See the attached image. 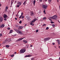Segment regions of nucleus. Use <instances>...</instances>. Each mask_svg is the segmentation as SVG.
I'll list each match as a JSON object with an SVG mask.
<instances>
[{
	"label": "nucleus",
	"mask_w": 60,
	"mask_h": 60,
	"mask_svg": "<svg viewBox=\"0 0 60 60\" xmlns=\"http://www.w3.org/2000/svg\"><path fill=\"white\" fill-rule=\"evenodd\" d=\"M26 51V49H21L20 51V53H24Z\"/></svg>",
	"instance_id": "1"
},
{
	"label": "nucleus",
	"mask_w": 60,
	"mask_h": 60,
	"mask_svg": "<svg viewBox=\"0 0 60 60\" xmlns=\"http://www.w3.org/2000/svg\"><path fill=\"white\" fill-rule=\"evenodd\" d=\"M42 6L44 9H46L47 8V7H48V6L46 5H43Z\"/></svg>",
	"instance_id": "2"
},
{
	"label": "nucleus",
	"mask_w": 60,
	"mask_h": 60,
	"mask_svg": "<svg viewBox=\"0 0 60 60\" xmlns=\"http://www.w3.org/2000/svg\"><path fill=\"white\" fill-rule=\"evenodd\" d=\"M57 18V17L56 16L54 15L52 16V19H56Z\"/></svg>",
	"instance_id": "3"
},
{
	"label": "nucleus",
	"mask_w": 60,
	"mask_h": 60,
	"mask_svg": "<svg viewBox=\"0 0 60 60\" xmlns=\"http://www.w3.org/2000/svg\"><path fill=\"white\" fill-rule=\"evenodd\" d=\"M50 38H45L44 39V41H48L49 40V39H50Z\"/></svg>",
	"instance_id": "4"
},
{
	"label": "nucleus",
	"mask_w": 60,
	"mask_h": 60,
	"mask_svg": "<svg viewBox=\"0 0 60 60\" xmlns=\"http://www.w3.org/2000/svg\"><path fill=\"white\" fill-rule=\"evenodd\" d=\"M16 32H17V33H18L19 34H22V32L20 31H19V30H17Z\"/></svg>",
	"instance_id": "5"
},
{
	"label": "nucleus",
	"mask_w": 60,
	"mask_h": 60,
	"mask_svg": "<svg viewBox=\"0 0 60 60\" xmlns=\"http://www.w3.org/2000/svg\"><path fill=\"white\" fill-rule=\"evenodd\" d=\"M30 15H31V16H33L34 15V12H33V11H31V12Z\"/></svg>",
	"instance_id": "6"
},
{
	"label": "nucleus",
	"mask_w": 60,
	"mask_h": 60,
	"mask_svg": "<svg viewBox=\"0 0 60 60\" xmlns=\"http://www.w3.org/2000/svg\"><path fill=\"white\" fill-rule=\"evenodd\" d=\"M3 20V17H0V22H2Z\"/></svg>",
	"instance_id": "7"
},
{
	"label": "nucleus",
	"mask_w": 60,
	"mask_h": 60,
	"mask_svg": "<svg viewBox=\"0 0 60 60\" xmlns=\"http://www.w3.org/2000/svg\"><path fill=\"white\" fill-rule=\"evenodd\" d=\"M3 17L4 18H6L7 17V15L6 14H5L3 16Z\"/></svg>",
	"instance_id": "8"
},
{
	"label": "nucleus",
	"mask_w": 60,
	"mask_h": 60,
	"mask_svg": "<svg viewBox=\"0 0 60 60\" xmlns=\"http://www.w3.org/2000/svg\"><path fill=\"white\" fill-rule=\"evenodd\" d=\"M24 39V38H20L18 40H17V41H21V40H22Z\"/></svg>",
	"instance_id": "9"
},
{
	"label": "nucleus",
	"mask_w": 60,
	"mask_h": 60,
	"mask_svg": "<svg viewBox=\"0 0 60 60\" xmlns=\"http://www.w3.org/2000/svg\"><path fill=\"white\" fill-rule=\"evenodd\" d=\"M14 2V0H12L11 1V6H12V4H13V3Z\"/></svg>",
	"instance_id": "10"
},
{
	"label": "nucleus",
	"mask_w": 60,
	"mask_h": 60,
	"mask_svg": "<svg viewBox=\"0 0 60 60\" xmlns=\"http://www.w3.org/2000/svg\"><path fill=\"white\" fill-rule=\"evenodd\" d=\"M31 56V55H26L25 57H30Z\"/></svg>",
	"instance_id": "11"
},
{
	"label": "nucleus",
	"mask_w": 60,
	"mask_h": 60,
	"mask_svg": "<svg viewBox=\"0 0 60 60\" xmlns=\"http://www.w3.org/2000/svg\"><path fill=\"white\" fill-rule=\"evenodd\" d=\"M57 41L58 42V44L60 45V41H59V40H58V39L57 40Z\"/></svg>",
	"instance_id": "12"
},
{
	"label": "nucleus",
	"mask_w": 60,
	"mask_h": 60,
	"mask_svg": "<svg viewBox=\"0 0 60 60\" xmlns=\"http://www.w3.org/2000/svg\"><path fill=\"white\" fill-rule=\"evenodd\" d=\"M23 28V27L21 26L20 27H19L18 28V29L19 30L20 29H22V28Z\"/></svg>",
	"instance_id": "13"
},
{
	"label": "nucleus",
	"mask_w": 60,
	"mask_h": 60,
	"mask_svg": "<svg viewBox=\"0 0 60 60\" xmlns=\"http://www.w3.org/2000/svg\"><path fill=\"white\" fill-rule=\"evenodd\" d=\"M23 41L26 43H27V41H26V40H23Z\"/></svg>",
	"instance_id": "14"
},
{
	"label": "nucleus",
	"mask_w": 60,
	"mask_h": 60,
	"mask_svg": "<svg viewBox=\"0 0 60 60\" xmlns=\"http://www.w3.org/2000/svg\"><path fill=\"white\" fill-rule=\"evenodd\" d=\"M13 30H10V32H9V34H11V33H12V32Z\"/></svg>",
	"instance_id": "15"
},
{
	"label": "nucleus",
	"mask_w": 60,
	"mask_h": 60,
	"mask_svg": "<svg viewBox=\"0 0 60 60\" xmlns=\"http://www.w3.org/2000/svg\"><path fill=\"white\" fill-rule=\"evenodd\" d=\"M26 1H25L24 3H23V4H24V5H26Z\"/></svg>",
	"instance_id": "16"
},
{
	"label": "nucleus",
	"mask_w": 60,
	"mask_h": 60,
	"mask_svg": "<svg viewBox=\"0 0 60 60\" xmlns=\"http://www.w3.org/2000/svg\"><path fill=\"white\" fill-rule=\"evenodd\" d=\"M4 24H2L1 25V27H4Z\"/></svg>",
	"instance_id": "17"
},
{
	"label": "nucleus",
	"mask_w": 60,
	"mask_h": 60,
	"mask_svg": "<svg viewBox=\"0 0 60 60\" xmlns=\"http://www.w3.org/2000/svg\"><path fill=\"white\" fill-rule=\"evenodd\" d=\"M8 9V7H6V11H7V10Z\"/></svg>",
	"instance_id": "18"
},
{
	"label": "nucleus",
	"mask_w": 60,
	"mask_h": 60,
	"mask_svg": "<svg viewBox=\"0 0 60 60\" xmlns=\"http://www.w3.org/2000/svg\"><path fill=\"white\" fill-rule=\"evenodd\" d=\"M35 22L34 21V20H32V21L31 22L32 23H34V22Z\"/></svg>",
	"instance_id": "19"
},
{
	"label": "nucleus",
	"mask_w": 60,
	"mask_h": 60,
	"mask_svg": "<svg viewBox=\"0 0 60 60\" xmlns=\"http://www.w3.org/2000/svg\"><path fill=\"white\" fill-rule=\"evenodd\" d=\"M33 3H34V4L35 5V0H34L33 1Z\"/></svg>",
	"instance_id": "20"
},
{
	"label": "nucleus",
	"mask_w": 60,
	"mask_h": 60,
	"mask_svg": "<svg viewBox=\"0 0 60 60\" xmlns=\"http://www.w3.org/2000/svg\"><path fill=\"white\" fill-rule=\"evenodd\" d=\"M37 20V19H36V18H35V19H33V20H34V21L35 22Z\"/></svg>",
	"instance_id": "21"
},
{
	"label": "nucleus",
	"mask_w": 60,
	"mask_h": 60,
	"mask_svg": "<svg viewBox=\"0 0 60 60\" xmlns=\"http://www.w3.org/2000/svg\"><path fill=\"white\" fill-rule=\"evenodd\" d=\"M6 47L7 48H9V46L8 45H7L6 46Z\"/></svg>",
	"instance_id": "22"
},
{
	"label": "nucleus",
	"mask_w": 60,
	"mask_h": 60,
	"mask_svg": "<svg viewBox=\"0 0 60 60\" xmlns=\"http://www.w3.org/2000/svg\"><path fill=\"white\" fill-rule=\"evenodd\" d=\"M46 19V18L45 17H44L43 18V20H44V19Z\"/></svg>",
	"instance_id": "23"
},
{
	"label": "nucleus",
	"mask_w": 60,
	"mask_h": 60,
	"mask_svg": "<svg viewBox=\"0 0 60 60\" xmlns=\"http://www.w3.org/2000/svg\"><path fill=\"white\" fill-rule=\"evenodd\" d=\"M22 23V21H20V22H19V24H21Z\"/></svg>",
	"instance_id": "24"
},
{
	"label": "nucleus",
	"mask_w": 60,
	"mask_h": 60,
	"mask_svg": "<svg viewBox=\"0 0 60 60\" xmlns=\"http://www.w3.org/2000/svg\"><path fill=\"white\" fill-rule=\"evenodd\" d=\"M11 56V57H13V56H14V55L13 54Z\"/></svg>",
	"instance_id": "25"
},
{
	"label": "nucleus",
	"mask_w": 60,
	"mask_h": 60,
	"mask_svg": "<svg viewBox=\"0 0 60 60\" xmlns=\"http://www.w3.org/2000/svg\"><path fill=\"white\" fill-rule=\"evenodd\" d=\"M6 40H5V41H4V44H5V43H6Z\"/></svg>",
	"instance_id": "26"
},
{
	"label": "nucleus",
	"mask_w": 60,
	"mask_h": 60,
	"mask_svg": "<svg viewBox=\"0 0 60 60\" xmlns=\"http://www.w3.org/2000/svg\"><path fill=\"white\" fill-rule=\"evenodd\" d=\"M14 30L15 31H17V30L16 29H14Z\"/></svg>",
	"instance_id": "27"
},
{
	"label": "nucleus",
	"mask_w": 60,
	"mask_h": 60,
	"mask_svg": "<svg viewBox=\"0 0 60 60\" xmlns=\"http://www.w3.org/2000/svg\"><path fill=\"white\" fill-rule=\"evenodd\" d=\"M22 15H21L19 17V18L20 19V18H21V17H22Z\"/></svg>",
	"instance_id": "28"
},
{
	"label": "nucleus",
	"mask_w": 60,
	"mask_h": 60,
	"mask_svg": "<svg viewBox=\"0 0 60 60\" xmlns=\"http://www.w3.org/2000/svg\"><path fill=\"white\" fill-rule=\"evenodd\" d=\"M22 15H21L19 17V18L20 19V18H21V17H22Z\"/></svg>",
	"instance_id": "29"
},
{
	"label": "nucleus",
	"mask_w": 60,
	"mask_h": 60,
	"mask_svg": "<svg viewBox=\"0 0 60 60\" xmlns=\"http://www.w3.org/2000/svg\"><path fill=\"white\" fill-rule=\"evenodd\" d=\"M52 26L53 27H55V25L54 24H52Z\"/></svg>",
	"instance_id": "30"
},
{
	"label": "nucleus",
	"mask_w": 60,
	"mask_h": 60,
	"mask_svg": "<svg viewBox=\"0 0 60 60\" xmlns=\"http://www.w3.org/2000/svg\"><path fill=\"white\" fill-rule=\"evenodd\" d=\"M49 29V27H46V30H48V29Z\"/></svg>",
	"instance_id": "31"
},
{
	"label": "nucleus",
	"mask_w": 60,
	"mask_h": 60,
	"mask_svg": "<svg viewBox=\"0 0 60 60\" xmlns=\"http://www.w3.org/2000/svg\"><path fill=\"white\" fill-rule=\"evenodd\" d=\"M16 27H19V26H18V25H16Z\"/></svg>",
	"instance_id": "32"
},
{
	"label": "nucleus",
	"mask_w": 60,
	"mask_h": 60,
	"mask_svg": "<svg viewBox=\"0 0 60 60\" xmlns=\"http://www.w3.org/2000/svg\"><path fill=\"white\" fill-rule=\"evenodd\" d=\"M38 31H39V30H37L36 31V32H38Z\"/></svg>",
	"instance_id": "33"
},
{
	"label": "nucleus",
	"mask_w": 60,
	"mask_h": 60,
	"mask_svg": "<svg viewBox=\"0 0 60 60\" xmlns=\"http://www.w3.org/2000/svg\"><path fill=\"white\" fill-rule=\"evenodd\" d=\"M24 16H22L21 18L22 19H24Z\"/></svg>",
	"instance_id": "34"
},
{
	"label": "nucleus",
	"mask_w": 60,
	"mask_h": 60,
	"mask_svg": "<svg viewBox=\"0 0 60 60\" xmlns=\"http://www.w3.org/2000/svg\"><path fill=\"white\" fill-rule=\"evenodd\" d=\"M52 0H49V2H51Z\"/></svg>",
	"instance_id": "35"
},
{
	"label": "nucleus",
	"mask_w": 60,
	"mask_h": 60,
	"mask_svg": "<svg viewBox=\"0 0 60 60\" xmlns=\"http://www.w3.org/2000/svg\"><path fill=\"white\" fill-rule=\"evenodd\" d=\"M19 7V5H17V7Z\"/></svg>",
	"instance_id": "36"
},
{
	"label": "nucleus",
	"mask_w": 60,
	"mask_h": 60,
	"mask_svg": "<svg viewBox=\"0 0 60 60\" xmlns=\"http://www.w3.org/2000/svg\"><path fill=\"white\" fill-rule=\"evenodd\" d=\"M46 25L45 24H44L43 25V26H45Z\"/></svg>",
	"instance_id": "37"
},
{
	"label": "nucleus",
	"mask_w": 60,
	"mask_h": 60,
	"mask_svg": "<svg viewBox=\"0 0 60 60\" xmlns=\"http://www.w3.org/2000/svg\"><path fill=\"white\" fill-rule=\"evenodd\" d=\"M34 58H32L31 59V60H34Z\"/></svg>",
	"instance_id": "38"
},
{
	"label": "nucleus",
	"mask_w": 60,
	"mask_h": 60,
	"mask_svg": "<svg viewBox=\"0 0 60 60\" xmlns=\"http://www.w3.org/2000/svg\"><path fill=\"white\" fill-rule=\"evenodd\" d=\"M8 30H10V28L9 27V28H8Z\"/></svg>",
	"instance_id": "39"
},
{
	"label": "nucleus",
	"mask_w": 60,
	"mask_h": 60,
	"mask_svg": "<svg viewBox=\"0 0 60 60\" xmlns=\"http://www.w3.org/2000/svg\"><path fill=\"white\" fill-rule=\"evenodd\" d=\"M51 23H52V24H53V23H54V22H51Z\"/></svg>",
	"instance_id": "40"
},
{
	"label": "nucleus",
	"mask_w": 60,
	"mask_h": 60,
	"mask_svg": "<svg viewBox=\"0 0 60 60\" xmlns=\"http://www.w3.org/2000/svg\"><path fill=\"white\" fill-rule=\"evenodd\" d=\"M52 44H53V45H54L55 44V43H52Z\"/></svg>",
	"instance_id": "41"
},
{
	"label": "nucleus",
	"mask_w": 60,
	"mask_h": 60,
	"mask_svg": "<svg viewBox=\"0 0 60 60\" xmlns=\"http://www.w3.org/2000/svg\"><path fill=\"white\" fill-rule=\"evenodd\" d=\"M7 19H6V18H5L4 19V20L5 21H6Z\"/></svg>",
	"instance_id": "42"
},
{
	"label": "nucleus",
	"mask_w": 60,
	"mask_h": 60,
	"mask_svg": "<svg viewBox=\"0 0 60 60\" xmlns=\"http://www.w3.org/2000/svg\"><path fill=\"white\" fill-rule=\"evenodd\" d=\"M30 47H33V45H30Z\"/></svg>",
	"instance_id": "43"
},
{
	"label": "nucleus",
	"mask_w": 60,
	"mask_h": 60,
	"mask_svg": "<svg viewBox=\"0 0 60 60\" xmlns=\"http://www.w3.org/2000/svg\"><path fill=\"white\" fill-rule=\"evenodd\" d=\"M33 24V23L31 22L30 23V25H32Z\"/></svg>",
	"instance_id": "44"
},
{
	"label": "nucleus",
	"mask_w": 60,
	"mask_h": 60,
	"mask_svg": "<svg viewBox=\"0 0 60 60\" xmlns=\"http://www.w3.org/2000/svg\"><path fill=\"white\" fill-rule=\"evenodd\" d=\"M23 12H22L21 13V15H23Z\"/></svg>",
	"instance_id": "45"
},
{
	"label": "nucleus",
	"mask_w": 60,
	"mask_h": 60,
	"mask_svg": "<svg viewBox=\"0 0 60 60\" xmlns=\"http://www.w3.org/2000/svg\"><path fill=\"white\" fill-rule=\"evenodd\" d=\"M2 34H0V36H2Z\"/></svg>",
	"instance_id": "46"
},
{
	"label": "nucleus",
	"mask_w": 60,
	"mask_h": 60,
	"mask_svg": "<svg viewBox=\"0 0 60 60\" xmlns=\"http://www.w3.org/2000/svg\"><path fill=\"white\" fill-rule=\"evenodd\" d=\"M21 3H19V5L21 4Z\"/></svg>",
	"instance_id": "47"
},
{
	"label": "nucleus",
	"mask_w": 60,
	"mask_h": 60,
	"mask_svg": "<svg viewBox=\"0 0 60 60\" xmlns=\"http://www.w3.org/2000/svg\"><path fill=\"white\" fill-rule=\"evenodd\" d=\"M16 35H17L16 34H15L14 35V36H16Z\"/></svg>",
	"instance_id": "48"
},
{
	"label": "nucleus",
	"mask_w": 60,
	"mask_h": 60,
	"mask_svg": "<svg viewBox=\"0 0 60 60\" xmlns=\"http://www.w3.org/2000/svg\"><path fill=\"white\" fill-rule=\"evenodd\" d=\"M45 10H44V11H43V12H45Z\"/></svg>",
	"instance_id": "49"
},
{
	"label": "nucleus",
	"mask_w": 60,
	"mask_h": 60,
	"mask_svg": "<svg viewBox=\"0 0 60 60\" xmlns=\"http://www.w3.org/2000/svg\"><path fill=\"white\" fill-rule=\"evenodd\" d=\"M40 2H42V0H40Z\"/></svg>",
	"instance_id": "50"
},
{
	"label": "nucleus",
	"mask_w": 60,
	"mask_h": 60,
	"mask_svg": "<svg viewBox=\"0 0 60 60\" xmlns=\"http://www.w3.org/2000/svg\"><path fill=\"white\" fill-rule=\"evenodd\" d=\"M6 40V43L7 42V41H8L7 40Z\"/></svg>",
	"instance_id": "51"
},
{
	"label": "nucleus",
	"mask_w": 60,
	"mask_h": 60,
	"mask_svg": "<svg viewBox=\"0 0 60 60\" xmlns=\"http://www.w3.org/2000/svg\"><path fill=\"white\" fill-rule=\"evenodd\" d=\"M15 20H17V18H15Z\"/></svg>",
	"instance_id": "52"
},
{
	"label": "nucleus",
	"mask_w": 60,
	"mask_h": 60,
	"mask_svg": "<svg viewBox=\"0 0 60 60\" xmlns=\"http://www.w3.org/2000/svg\"><path fill=\"white\" fill-rule=\"evenodd\" d=\"M31 25H32V26H34V24H32Z\"/></svg>",
	"instance_id": "53"
},
{
	"label": "nucleus",
	"mask_w": 60,
	"mask_h": 60,
	"mask_svg": "<svg viewBox=\"0 0 60 60\" xmlns=\"http://www.w3.org/2000/svg\"><path fill=\"white\" fill-rule=\"evenodd\" d=\"M49 20H50V21H52V20L51 19H50Z\"/></svg>",
	"instance_id": "54"
},
{
	"label": "nucleus",
	"mask_w": 60,
	"mask_h": 60,
	"mask_svg": "<svg viewBox=\"0 0 60 60\" xmlns=\"http://www.w3.org/2000/svg\"><path fill=\"white\" fill-rule=\"evenodd\" d=\"M14 54H16V52H14Z\"/></svg>",
	"instance_id": "55"
},
{
	"label": "nucleus",
	"mask_w": 60,
	"mask_h": 60,
	"mask_svg": "<svg viewBox=\"0 0 60 60\" xmlns=\"http://www.w3.org/2000/svg\"><path fill=\"white\" fill-rule=\"evenodd\" d=\"M45 2H47V0H45Z\"/></svg>",
	"instance_id": "56"
},
{
	"label": "nucleus",
	"mask_w": 60,
	"mask_h": 60,
	"mask_svg": "<svg viewBox=\"0 0 60 60\" xmlns=\"http://www.w3.org/2000/svg\"><path fill=\"white\" fill-rule=\"evenodd\" d=\"M58 22H59V23H60V22H59V20H58Z\"/></svg>",
	"instance_id": "57"
},
{
	"label": "nucleus",
	"mask_w": 60,
	"mask_h": 60,
	"mask_svg": "<svg viewBox=\"0 0 60 60\" xmlns=\"http://www.w3.org/2000/svg\"><path fill=\"white\" fill-rule=\"evenodd\" d=\"M1 5H2L1 4H0V6H1Z\"/></svg>",
	"instance_id": "58"
},
{
	"label": "nucleus",
	"mask_w": 60,
	"mask_h": 60,
	"mask_svg": "<svg viewBox=\"0 0 60 60\" xmlns=\"http://www.w3.org/2000/svg\"><path fill=\"white\" fill-rule=\"evenodd\" d=\"M18 16V15H17V14L16 15V16Z\"/></svg>",
	"instance_id": "59"
},
{
	"label": "nucleus",
	"mask_w": 60,
	"mask_h": 60,
	"mask_svg": "<svg viewBox=\"0 0 60 60\" xmlns=\"http://www.w3.org/2000/svg\"><path fill=\"white\" fill-rule=\"evenodd\" d=\"M20 11H20H19V12H18V13H19V12Z\"/></svg>",
	"instance_id": "60"
},
{
	"label": "nucleus",
	"mask_w": 60,
	"mask_h": 60,
	"mask_svg": "<svg viewBox=\"0 0 60 60\" xmlns=\"http://www.w3.org/2000/svg\"><path fill=\"white\" fill-rule=\"evenodd\" d=\"M58 0H57V2H59V1Z\"/></svg>",
	"instance_id": "61"
},
{
	"label": "nucleus",
	"mask_w": 60,
	"mask_h": 60,
	"mask_svg": "<svg viewBox=\"0 0 60 60\" xmlns=\"http://www.w3.org/2000/svg\"><path fill=\"white\" fill-rule=\"evenodd\" d=\"M27 20H29V19H27Z\"/></svg>",
	"instance_id": "62"
},
{
	"label": "nucleus",
	"mask_w": 60,
	"mask_h": 60,
	"mask_svg": "<svg viewBox=\"0 0 60 60\" xmlns=\"http://www.w3.org/2000/svg\"><path fill=\"white\" fill-rule=\"evenodd\" d=\"M44 13L45 14H46V12H44Z\"/></svg>",
	"instance_id": "63"
},
{
	"label": "nucleus",
	"mask_w": 60,
	"mask_h": 60,
	"mask_svg": "<svg viewBox=\"0 0 60 60\" xmlns=\"http://www.w3.org/2000/svg\"><path fill=\"white\" fill-rule=\"evenodd\" d=\"M59 48L60 49V46H59Z\"/></svg>",
	"instance_id": "64"
}]
</instances>
